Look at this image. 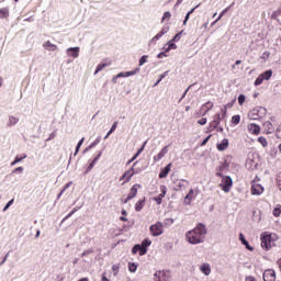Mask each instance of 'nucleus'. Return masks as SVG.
<instances>
[{"instance_id": "obj_1", "label": "nucleus", "mask_w": 281, "mask_h": 281, "mask_svg": "<svg viewBox=\"0 0 281 281\" xmlns=\"http://www.w3.org/2000/svg\"><path fill=\"white\" fill-rule=\"evenodd\" d=\"M207 228L204 224L200 223L192 231L187 232V240L190 245H200L205 240Z\"/></svg>"}, {"instance_id": "obj_2", "label": "nucleus", "mask_w": 281, "mask_h": 281, "mask_svg": "<svg viewBox=\"0 0 281 281\" xmlns=\"http://www.w3.org/2000/svg\"><path fill=\"white\" fill-rule=\"evenodd\" d=\"M150 245H153V241H150V239H144L142 241V245H134V247L132 248V254L135 256V254L138 252L139 256H146V254L148 252V247H150Z\"/></svg>"}, {"instance_id": "obj_3", "label": "nucleus", "mask_w": 281, "mask_h": 281, "mask_svg": "<svg viewBox=\"0 0 281 281\" xmlns=\"http://www.w3.org/2000/svg\"><path fill=\"white\" fill-rule=\"evenodd\" d=\"M261 240V248L265 249V251H269V249H272V247H276V239L271 234L262 233L260 236Z\"/></svg>"}, {"instance_id": "obj_4", "label": "nucleus", "mask_w": 281, "mask_h": 281, "mask_svg": "<svg viewBox=\"0 0 281 281\" xmlns=\"http://www.w3.org/2000/svg\"><path fill=\"white\" fill-rule=\"evenodd\" d=\"M212 109H214V103H212V101H207L200 108L199 112L195 115L196 117H204V115H207V113H210Z\"/></svg>"}, {"instance_id": "obj_5", "label": "nucleus", "mask_w": 281, "mask_h": 281, "mask_svg": "<svg viewBox=\"0 0 281 281\" xmlns=\"http://www.w3.org/2000/svg\"><path fill=\"white\" fill-rule=\"evenodd\" d=\"M221 126V114H215L213 116V121L209 123V126L206 128V133H212L213 131H216Z\"/></svg>"}, {"instance_id": "obj_6", "label": "nucleus", "mask_w": 281, "mask_h": 281, "mask_svg": "<svg viewBox=\"0 0 281 281\" xmlns=\"http://www.w3.org/2000/svg\"><path fill=\"white\" fill-rule=\"evenodd\" d=\"M135 166H137V161L134 162L132 168L123 173V176L120 178V181H123L124 183H128L133 177H135Z\"/></svg>"}, {"instance_id": "obj_7", "label": "nucleus", "mask_w": 281, "mask_h": 281, "mask_svg": "<svg viewBox=\"0 0 281 281\" xmlns=\"http://www.w3.org/2000/svg\"><path fill=\"white\" fill-rule=\"evenodd\" d=\"M149 232L151 236H161L164 234V224L161 222H157L149 227Z\"/></svg>"}, {"instance_id": "obj_8", "label": "nucleus", "mask_w": 281, "mask_h": 281, "mask_svg": "<svg viewBox=\"0 0 281 281\" xmlns=\"http://www.w3.org/2000/svg\"><path fill=\"white\" fill-rule=\"evenodd\" d=\"M232 186H234L232 177L226 176L222 179L221 188L224 192H229L232 190Z\"/></svg>"}, {"instance_id": "obj_9", "label": "nucleus", "mask_w": 281, "mask_h": 281, "mask_svg": "<svg viewBox=\"0 0 281 281\" xmlns=\"http://www.w3.org/2000/svg\"><path fill=\"white\" fill-rule=\"evenodd\" d=\"M250 192L255 196H260V194H262V192H265V187H262L260 183H258V182H256V180H254L251 182Z\"/></svg>"}, {"instance_id": "obj_10", "label": "nucleus", "mask_w": 281, "mask_h": 281, "mask_svg": "<svg viewBox=\"0 0 281 281\" xmlns=\"http://www.w3.org/2000/svg\"><path fill=\"white\" fill-rule=\"evenodd\" d=\"M142 188V184H134L131 190H130V193L128 195L126 196L125 200H123V203L126 204L128 203V201H132V199H135L137 196V190Z\"/></svg>"}, {"instance_id": "obj_11", "label": "nucleus", "mask_w": 281, "mask_h": 281, "mask_svg": "<svg viewBox=\"0 0 281 281\" xmlns=\"http://www.w3.org/2000/svg\"><path fill=\"white\" fill-rule=\"evenodd\" d=\"M262 278L263 281H276V271L273 269L265 270Z\"/></svg>"}, {"instance_id": "obj_12", "label": "nucleus", "mask_w": 281, "mask_h": 281, "mask_svg": "<svg viewBox=\"0 0 281 281\" xmlns=\"http://www.w3.org/2000/svg\"><path fill=\"white\" fill-rule=\"evenodd\" d=\"M170 170H172V162H169L164 169H161L159 179H166V177L170 175Z\"/></svg>"}, {"instance_id": "obj_13", "label": "nucleus", "mask_w": 281, "mask_h": 281, "mask_svg": "<svg viewBox=\"0 0 281 281\" xmlns=\"http://www.w3.org/2000/svg\"><path fill=\"white\" fill-rule=\"evenodd\" d=\"M216 148L221 153H223V150H227V148H229V139L224 138L221 143H217Z\"/></svg>"}, {"instance_id": "obj_14", "label": "nucleus", "mask_w": 281, "mask_h": 281, "mask_svg": "<svg viewBox=\"0 0 281 281\" xmlns=\"http://www.w3.org/2000/svg\"><path fill=\"white\" fill-rule=\"evenodd\" d=\"M166 155H168V146H165V147L158 153V155L154 156V161H161V159H164V157H166Z\"/></svg>"}, {"instance_id": "obj_15", "label": "nucleus", "mask_w": 281, "mask_h": 281, "mask_svg": "<svg viewBox=\"0 0 281 281\" xmlns=\"http://www.w3.org/2000/svg\"><path fill=\"white\" fill-rule=\"evenodd\" d=\"M200 271L204 276H210V273H212V267L210 266V263H202L200 266Z\"/></svg>"}, {"instance_id": "obj_16", "label": "nucleus", "mask_w": 281, "mask_h": 281, "mask_svg": "<svg viewBox=\"0 0 281 281\" xmlns=\"http://www.w3.org/2000/svg\"><path fill=\"white\" fill-rule=\"evenodd\" d=\"M263 133H266V135H271V133H273V124L269 121H266L263 123Z\"/></svg>"}, {"instance_id": "obj_17", "label": "nucleus", "mask_w": 281, "mask_h": 281, "mask_svg": "<svg viewBox=\"0 0 281 281\" xmlns=\"http://www.w3.org/2000/svg\"><path fill=\"white\" fill-rule=\"evenodd\" d=\"M67 52L72 58H78V56H80V47H70L67 49Z\"/></svg>"}, {"instance_id": "obj_18", "label": "nucleus", "mask_w": 281, "mask_h": 281, "mask_svg": "<svg viewBox=\"0 0 281 281\" xmlns=\"http://www.w3.org/2000/svg\"><path fill=\"white\" fill-rule=\"evenodd\" d=\"M166 278H168V274L164 271H157L154 274V280L155 281H166Z\"/></svg>"}, {"instance_id": "obj_19", "label": "nucleus", "mask_w": 281, "mask_h": 281, "mask_svg": "<svg viewBox=\"0 0 281 281\" xmlns=\"http://www.w3.org/2000/svg\"><path fill=\"white\" fill-rule=\"evenodd\" d=\"M248 131L251 135H260V127L254 123L248 125Z\"/></svg>"}, {"instance_id": "obj_20", "label": "nucleus", "mask_w": 281, "mask_h": 281, "mask_svg": "<svg viewBox=\"0 0 281 281\" xmlns=\"http://www.w3.org/2000/svg\"><path fill=\"white\" fill-rule=\"evenodd\" d=\"M164 34H168V27H162L160 32H158L153 38L151 42L153 43H157V41H159V38H161V36H164Z\"/></svg>"}, {"instance_id": "obj_21", "label": "nucleus", "mask_w": 281, "mask_h": 281, "mask_svg": "<svg viewBox=\"0 0 281 281\" xmlns=\"http://www.w3.org/2000/svg\"><path fill=\"white\" fill-rule=\"evenodd\" d=\"M43 47L46 48L47 52H56V49H58V46L56 44H52L50 41L45 42Z\"/></svg>"}, {"instance_id": "obj_22", "label": "nucleus", "mask_w": 281, "mask_h": 281, "mask_svg": "<svg viewBox=\"0 0 281 281\" xmlns=\"http://www.w3.org/2000/svg\"><path fill=\"white\" fill-rule=\"evenodd\" d=\"M100 157H102V151H100L97 157L92 160V162H90V165L88 166V168L86 169V172H91V170H93V167L95 166V164L98 162V160L100 159Z\"/></svg>"}, {"instance_id": "obj_23", "label": "nucleus", "mask_w": 281, "mask_h": 281, "mask_svg": "<svg viewBox=\"0 0 281 281\" xmlns=\"http://www.w3.org/2000/svg\"><path fill=\"white\" fill-rule=\"evenodd\" d=\"M10 18V9L8 7L0 8V19H9Z\"/></svg>"}, {"instance_id": "obj_24", "label": "nucleus", "mask_w": 281, "mask_h": 281, "mask_svg": "<svg viewBox=\"0 0 281 281\" xmlns=\"http://www.w3.org/2000/svg\"><path fill=\"white\" fill-rule=\"evenodd\" d=\"M192 199H194V190H193V189H191V190L189 191V193L186 195V198H184V203H186L187 205H190V203H192Z\"/></svg>"}, {"instance_id": "obj_25", "label": "nucleus", "mask_w": 281, "mask_h": 281, "mask_svg": "<svg viewBox=\"0 0 281 281\" xmlns=\"http://www.w3.org/2000/svg\"><path fill=\"white\" fill-rule=\"evenodd\" d=\"M144 205H146V199H143L136 202L135 204L136 212H142V210H144Z\"/></svg>"}, {"instance_id": "obj_26", "label": "nucleus", "mask_w": 281, "mask_h": 281, "mask_svg": "<svg viewBox=\"0 0 281 281\" xmlns=\"http://www.w3.org/2000/svg\"><path fill=\"white\" fill-rule=\"evenodd\" d=\"M146 146V143H144V145L142 146V148H139L138 150H137V153L134 155V157H132V159H130L128 161H127V164H133V161L137 158V157H139V155H142V153H144V147Z\"/></svg>"}, {"instance_id": "obj_27", "label": "nucleus", "mask_w": 281, "mask_h": 281, "mask_svg": "<svg viewBox=\"0 0 281 281\" xmlns=\"http://www.w3.org/2000/svg\"><path fill=\"white\" fill-rule=\"evenodd\" d=\"M272 214L276 218L280 217L281 214V204H277L272 211Z\"/></svg>"}, {"instance_id": "obj_28", "label": "nucleus", "mask_w": 281, "mask_h": 281, "mask_svg": "<svg viewBox=\"0 0 281 281\" xmlns=\"http://www.w3.org/2000/svg\"><path fill=\"white\" fill-rule=\"evenodd\" d=\"M257 140L259 142V144H261L263 148H267L269 146V142H267V138H265V136H259Z\"/></svg>"}, {"instance_id": "obj_29", "label": "nucleus", "mask_w": 281, "mask_h": 281, "mask_svg": "<svg viewBox=\"0 0 281 281\" xmlns=\"http://www.w3.org/2000/svg\"><path fill=\"white\" fill-rule=\"evenodd\" d=\"M260 76L262 77L263 80H269L271 78V76H273V71L267 70L263 74H261Z\"/></svg>"}, {"instance_id": "obj_30", "label": "nucleus", "mask_w": 281, "mask_h": 281, "mask_svg": "<svg viewBox=\"0 0 281 281\" xmlns=\"http://www.w3.org/2000/svg\"><path fill=\"white\" fill-rule=\"evenodd\" d=\"M15 124H19V117L16 116H10L8 126H14Z\"/></svg>"}, {"instance_id": "obj_31", "label": "nucleus", "mask_w": 281, "mask_h": 281, "mask_svg": "<svg viewBox=\"0 0 281 281\" xmlns=\"http://www.w3.org/2000/svg\"><path fill=\"white\" fill-rule=\"evenodd\" d=\"M166 196V187H161V193L158 195V199L156 200L158 205L161 204V199Z\"/></svg>"}, {"instance_id": "obj_32", "label": "nucleus", "mask_w": 281, "mask_h": 281, "mask_svg": "<svg viewBox=\"0 0 281 281\" xmlns=\"http://www.w3.org/2000/svg\"><path fill=\"white\" fill-rule=\"evenodd\" d=\"M170 19H172V13H170V11H167L162 15L161 23H165V21H170Z\"/></svg>"}, {"instance_id": "obj_33", "label": "nucleus", "mask_w": 281, "mask_h": 281, "mask_svg": "<svg viewBox=\"0 0 281 281\" xmlns=\"http://www.w3.org/2000/svg\"><path fill=\"white\" fill-rule=\"evenodd\" d=\"M117 128V122H114L108 134L105 135L104 139L109 138V136L113 133H115V130Z\"/></svg>"}, {"instance_id": "obj_34", "label": "nucleus", "mask_w": 281, "mask_h": 281, "mask_svg": "<svg viewBox=\"0 0 281 281\" xmlns=\"http://www.w3.org/2000/svg\"><path fill=\"white\" fill-rule=\"evenodd\" d=\"M74 184V182H68L65 184V187L63 188V190L60 191V193L58 194L57 199H60V196H63V194H65V191L68 189V188H71V186Z\"/></svg>"}, {"instance_id": "obj_35", "label": "nucleus", "mask_w": 281, "mask_h": 281, "mask_svg": "<svg viewBox=\"0 0 281 281\" xmlns=\"http://www.w3.org/2000/svg\"><path fill=\"white\" fill-rule=\"evenodd\" d=\"M228 10H229V8L224 9V10L220 13L218 18L213 22V25H216V23H218V21H221V20L223 19V16L225 15V13H226Z\"/></svg>"}, {"instance_id": "obj_36", "label": "nucleus", "mask_w": 281, "mask_h": 281, "mask_svg": "<svg viewBox=\"0 0 281 281\" xmlns=\"http://www.w3.org/2000/svg\"><path fill=\"white\" fill-rule=\"evenodd\" d=\"M108 65H109V64H99V65L97 66L95 71H94V76L98 75V74H100V71H102V69H104Z\"/></svg>"}, {"instance_id": "obj_37", "label": "nucleus", "mask_w": 281, "mask_h": 281, "mask_svg": "<svg viewBox=\"0 0 281 281\" xmlns=\"http://www.w3.org/2000/svg\"><path fill=\"white\" fill-rule=\"evenodd\" d=\"M128 271H131V273H135V271H137V266L135 265V262L128 263Z\"/></svg>"}, {"instance_id": "obj_38", "label": "nucleus", "mask_w": 281, "mask_h": 281, "mask_svg": "<svg viewBox=\"0 0 281 281\" xmlns=\"http://www.w3.org/2000/svg\"><path fill=\"white\" fill-rule=\"evenodd\" d=\"M27 155H24L23 157L16 156L14 161L11 162V166H16V164L21 162L22 159H25Z\"/></svg>"}, {"instance_id": "obj_39", "label": "nucleus", "mask_w": 281, "mask_h": 281, "mask_svg": "<svg viewBox=\"0 0 281 281\" xmlns=\"http://www.w3.org/2000/svg\"><path fill=\"white\" fill-rule=\"evenodd\" d=\"M194 10H196V8L191 9V10L187 13L186 19H184V21H183V25H186V24L188 23V21L190 20V14H193V13H194Z\"/></svg>"}, {"instance_id": "obj_40", "label": "nucleus", "mask_w": 281, "mask_h": 281, "mask_svg": "<svg viewBox=\"0 0 281 281\" xmlns=\"http://www.w3.org/2000/svg\"><path fill=\"white\" fill-rule=\"evenodd\" d=\"M168 47L166 48V52H170V49H177V44L172 43V41L168 42Z\"/></svg>"}, {"instance_id": "obj_41", "label": "nucleus", "mask_w": 281, "mask_h": 281, "mask_svg": "<svg viewBox=\"0 0 281 281\" xmlns=\"http://www.w3.org/2000/svg\"><path fill=\"white\" fill-rule=\"evenodd\" d=\"M139 72V68H136L134 70L131 71H126L125 74V78H128V76H135V74Z\"/></svg>"}, {"instance_id": "obj_42", "label": "nucleus", "mask_w": 281, "mask_h": 281, "mask_svg": "<svg viewBox=\"0 0 281 281\" xmlns=\"http://www.w3.org/2000/svg\"><path fill=\"white\" fill-rule=\"evenodd\" d=\"M76 212H78V207H75L70 213H68L63 221H67L68 218H71V216H74V214H76Z\"/></svg>"}, {"instance_id": "obj_43", "label": "nucleus", "mask_w": 281, "mask_h": 281, "mask_svg": "<svg viewBox=\"0 0 281 281\" xmlns=\"http://www.w3.org/2000/svg\"><path fill=\"white\" fill-rule=\"evenodd\" d=\"M232 123L235 125L240 124V115H234L232 117Z\"/></svg>"}, {"instance_id": "obj_44", "label": "nucleus", "mask_w": 281, "mask_h": 281, "mask_svg": "<svg viewBox=\"0 0 281 281\" xmlns=\"http://www.w3.org/2000/svg\"><path fill=\"white\" fill-rule=\"evenodd\" d=\"M245 100H246L245 94H239V97H238V104L240 106H243L245 104Z\"/></svg>"}, {"instance_id": "obj_45", "label": "nucleus", "mask_w": 281, "mask_h": 281, "mask_svg": "<svg viewBox=\"0 0 281 281\" xmlns=\"http://www.w3.org/2000/svg\"><path fill=\"white\" fill-rule=\"evenodd\" d=\"M145 63H148V55H144V56L139 59V67H142V65H145Z\"/></svg>"}, {"instance_id": "obj_46", "label": "nucleus", "mask_w": 281, "mask_h": 281, "mask_svg": "<svg viewBox=\"0 0 281 281\" xmlns=\"http://www.w3.org/2000/svg\"><path fill=\"white\" fill-rule=\"evenodd\" d=\"M265 81V79L261 77V75L255 80V87H258L260 85H262V82Z\"/></svg>"}, {"instance_id": "obj_47", "label": "nucleus", "mask_w": 281, "mask_h": 281, "mask_svg": "<svg viewBox=\"0 0 281 281\" xmlns=\"http://www.w3.org/2000/svg\"><path fill=\"white\" fill-rule=\"evenodd\" d=\"M181 34H183V31H181L180 33L176 34L172 38L173 43H177L179 41H181Z\"/></svg>"}, {"instance_id": "obj_48", "label": "nucleus", "mask_w": 281, "mask_h": 281, "mask_svg": "<svg viewBox=\"0 0 281 281\" xmlns=\"http://www.w3.org/2000/svg\"><path fill=\"white\" fill-rule=\"evenodd\" d=\"M82 144H85V138H81V139L79 140V143L77 144L75 155H78V151L80 150V147L82 146Z\"/></svg>"}, {"instance_id": "obj_49", "label": "nucleus", "mask_w": 281, "mask_h": 281, "mask_svg": "<svg viewBox=\"0 0 281 281\" xmlns=\"http://www.w3.org/2000/svg\"><path fill=\"white\" fill-rule=\"evenodd\" d=\"M198 124L200 126H205V124H207V117H202L198 121Z\"/></svg>"}, {"instance_id": "obj_50", "label": "nucleus", "mask_w": 281, "mask_h": 281, "mask_svg": "<svg viewBox=\"0 0 281 281\" xmlns=\"http://www.w3.org/2000/svg\"><path fill=\"white\" fill-rule=\"evenodd\" d=\"M13 203H14V199L10 200V201L5 204V206H4V209H3V212H5L7 210H9V207H10Z\"/></svg>"}, {"instance_id": "obj_51", "label": "nucleus", "mask_w": 281, "mask_h": 281, "mask_svg": "<svg viewBox=\"0 0 281 281\" xmlns=\"http://www.w3.org/2000/svg\"><path fill=\"white\" fill-rule=\"evenodd\" d=\"M112 271L115 272L114 276H117V273H120V266L117 265L112 266Z\"/></svg>"}, {"instance_id": "obj_52", "label": "nucleus", "mask_w": 281, "mask_h": 281, "mask_svg": "<svg viewBox=\"0 0 281 281\" xmlns=\"http://www.w3.org/2000/svg\"><path fill=\"white\" fill-rule=\"evenodd\" d=\"M239 240L241 241V245H247V239H245V235H243V233L239 234Z\"/></svg>"}, {"instance_id": "obj_53", "label": "nucleus", "mask_w": 281, "mask_h": 281, "mask_svg": "<svg viewBox=\"0 0 281 281\" xmlns=\"http://www.w3.org/2000/svg\"><path fill=\"white\" fill-rule=\"evenodd\" d=\"M211 138H212V134H210L206 138L203 139V142L201 143V146H205V144H207Z\"/></svg>"}, {"instance_id": "obj_54", "label": "nucleus", "mask_w": 281, "mask_h": 281, "mask_svg": "<svg viewBox=\"0 0 281 281\" xmlns=\"http://www.w3.org/2000/svg\"><path fill=\"white\" fill-rule=\"evenodd\" d=\"M270 56H271V53L265 52V53L262 54L261 58H262L263 60H267V59H269Z\"/></svg>"}, {"instance_id": "obj_55", "label": "nucleus", "mask_w": 281, "mask_h": 281, "mask_svg": "<svg viewBox=\"0 0 281 281\" xmlns=\"http://www.w3.org/2000/svg\"><path fill=\"white\" fill-rule=\"evenodd\" d=\"M276 136L278 137V139H281V124L277 128Z\"/></svg>"}, {"instance_id": "obj_56", "label": "nucleus", "mask_w": 281, "mask_h": 281, "mask_svg": "<svg viewBox=\"0 0 281 281\" xmlns=\"http://www.w3.org/2000/svg\"><path fill=\"white\" fill-rule=\"evenodd\" d=\"M168 52H162V53H159L158 54V56H157V58H167V56H168V54H167Z\"/></svg>"}, {"instance_id": "obj_57", "label": "nucleus", "mask_w": 281, "mask_h": 281, "mask_svg": "<svg viewBox=\"0 0 281 281\" xmlns=\"http://www.w3.org/2000/svg\"><path fill=\"white\" fill-rule=\"evenodd\" d=\"M164 78H166V75H159L158 80L155 83V87H157V85H159V82H161L164 80Z\"/></svg>"}, {"instance_id": "obj_58", "label": "nucleus", "mask_w": 281, "mask_h": 281, "mask_svg": "<svg viewBox=\"0 0 281 281\" xmlns=\"http://www.w3.org/2000/svg\"><path fill=\"white\" fill-rule=\"evenodd\" d=\"M173 223H175V220H172V218L165 220V225H172Z\"/></svg>"}, {"instance_id": "obj_59", "label": "nucleus", "mask_w": 281, "mask_h": 281, "mask_svg": "<svg viewBox=\"0 0 281 281\" xmlns=\"http://www.w3.org/2000/svg\"><path fill=\"white\" fill-rule=\"evenodd\" d=\"M243 245H245V247H246V249H248V251H254V247H251L249 245V241H246V244H243Z\"/></svg>"}, {"instance_id": "obj_60", "label": "nucleus", "mask_w": 281, "mask_h": 281, "mask_svg": "<svg viewBox=\"0 0 281 281\" xmlns=\"http://www.w3.org/2000/svg\"><path fill=\"white\" fill-rule=\"evenodd\" d=\"M245 281H256V277L248 276V277L245 278Z\"/></svg>"}, {"instance_id": "obj_61", "label": "nucleus", "mask_w": 281, "mask_h": 281, "mask_svg": "<svg viewBox=\"0 0 281 281\" xmlns=\"http://www.w3.org/2000/svg\"><path fill=\"white\" fill-rule=\"evenodd\" d=\"M16 172H19V173L23 172V167H18V168H15V169L13 170V173H16Z\"/></svg>"}, {"instance_id": "obj_62", "label": "nucleus", "mask_w": 281, "mask_h": 281, "mask_svg": "<svg viewBox=\"0 0 281 281\" xmlns=\"http://www.w3.org/2000/svg\"><path fill=\"white\" fill-rule=\"evenodd\" d=\"M115 78H126V77H125V72H120L119 75H116Z\"/></svg>"}, {"instance_id": "obj_63", "label": "nucleus", "mask_w": 281, "mask_h": 281, "mask_svg": "<svg viewBox=\"0 0 281 281\" xmlns=\"http://www.w3.org/2000/svg\"><path fill=\"white\" fill-rule=\"evenodd\" d=\"M215 131H217V133H223V127L217 126V128H215Z\"/></svg>"}, {"instance_id": "obj_64", "label": "nucleus", "mask_w": 281, "mask_h": 281, "mask_svg": "<svg viewBox=\"0 0 281 281\" xmlns=\"http://www.w3.org/2000/svg\"><path fill=\"white\" fill-rule=\"evenodd\" d=\"M102 281H111V280H109V278H106V277H102Z\"/></svg>"}]
</instances>
